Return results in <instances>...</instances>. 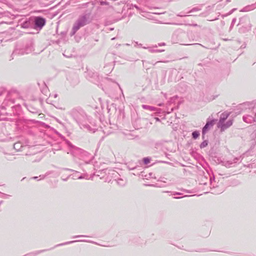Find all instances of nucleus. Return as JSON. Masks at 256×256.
Wrapping results in <instances>:
<instances>
[{"label": "nucleus", "instance_id": "nucleus-1", "mask_svg": "<svg viewBox=\"0 0 256 256\" xmlns=\"http://www.w3.org/2000/svg\"><path fill=\"white\" fill-rule=\"evenodd\" d=\"M88 23V20L86 16L82 17L75 24L74 26V29L75 30H78L80 27L83 26Z\"/></svg>", "mask_w": 256, "mask_h": 256}, {"label": "nucleus", "instance_id": "nucleus-2", "mask_svg": "<svg viewBox=\"0 0 256 256\" xmlns=\"http://www.w3.org/2000/svg\"><path fill=\"white\" fill-rule=\"evenodd\" d=\"M45 24L46 20L44 18L40 17H36V18L35 24L37 26L42 28L44 26Z\"/></svg>", "mask_w": 256, "mask_h": 256}, {"label": "nucleus", "instance_id": "nucleus-3", "mask_svg": "<svg viewBox=\"0 0 256 256\" xmlns=\"http://www.w3.org/2000/svg\"><path fill=\"white\" fill-rule=\"evenodd\" d=\"M213 125H214V123L212 121L207 122L206 124V126L203 128L202 134H204V133H205L206 132L208 128L210 126L212 127Z\"/></svg>", "mask_w": 256, "mask_h": 256}, {"label": "nucleus", "instance_id": "nucleus-4", "mask_svg": "<svg viewBox=\"0 0 256 256\" xmlns=\"http://www.w3.org/2000/svg\"><path fill=\"white\" fill-rule=\"evenodd\" d=\"M232 124V122L231 120H229L226 122V125H224L222 126L221 130H224V129L226 128H227L230 126Z\"/></svg>", "mask_w": 256, "mask_h": 256}, {"label": "nucleus", "instance_id": "nucleus-5", "mask_svg": "<svg viewBox=\"0 0 256 256\" xmlns=\"http://www.w3.org/2000/svg\"><path fill=\"white\" fill-rule=\"evenodd\" d=\"M228 114L227 113H224L222 114L220 118V122H223L228 117Z\"/></svg>", "mask_w": 256, "mask_h": 256}, {"label": "nucleus", "instance_id": "nucleus-6", "mask_svg": "<svg viewBox=\"0 0 256 256\" xmlns=\"http://www.w3.org/2000/svg\"><path fill=\"white\" fill-rule=\"evenodd\" d=\"M192 136L194 138H196L198 137L200 134L198 132H194L192 134Z\"/></svg>", "mask_w": 256, "mask_h": 256}, {"label": "nucleus", "instance_id": "nucleus-7", "mask_svg": "<svg viewBox=\"0 0 256 256\" xmlns=\"http://www.w3.org/2000/svg\"><path fill=\"white\" fill-rule=\"evenodd\" d=\"M143 161L145 164H148L150 162V160L148 158H144Z\"/></svg>", "mask_w": 256, "mask_h": 256}]
</instances>
